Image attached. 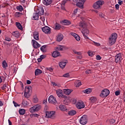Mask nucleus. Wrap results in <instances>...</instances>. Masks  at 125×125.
Wrapping results in <instances>:
<instances>
[{"mask_svg":"<svg viewBox=\"0 0 125 125\" xmlns=\"http://www.w3.org/2000/svg\"><path fill=\"white\" fill-rule=\"evenodd\" d=\"M118 38V35L116 33H113L108 38V42L110 45H113L115 44L116 42L117 41V39Z\"/></svg>","mask_w":125,"mask_h":125,"instance_id":"nucleus-1","label":"nucleus"},{"mask_svg":"<svg viewBox=\"0 0 125 125\" xmlns=\"http://www.w3.org/2000/svg\"><path fill=\"white\" fill-rule=\"evenodd\" d=\"M45 117L49 119H55V111H46Z\"/></svg>","mask_w":125,"mask_h":125,"instance_id":"nucleus-2","label":"nucleus"},{"mask_svg":"<svg viewBox=\"0 0 125 125\" xmlns=\"http://www.w3.org/2000/svg\"><path fill=\"white\" fill-rule=\"evenodd\" d=\"M42 106L40 104H37L29 109L30 113H34V112H38L39 110H41Z\"/></svg>","mask_w":125,"mask_h":125,"instance_id":"nucleus-3","label":"nucleus"},{"mask_svg":"<svg viewBox=\"0 0 125 125\" xmlns=\"http://www.w3.org/2000/svg\"><path fill=\"white\" fill-rule=\"evenodd\" d=\"M109 94H110V91L107 89H104L102 91L100 96L104 98V97H107Z\"/></svg>","mask_w":125,"mask_h":125,"instance_id":"nucleus-4","label":"nucleus"},{"mask_svg":"<svg viewBox=\"0 0 125 125\" xmlns=\"http://www.w3.org/2000/svg\"><path fill=\"white\" fill-rule=\"evenodd\" d=\"M75 1H77L76 5L79 8L81 9H83V4L85 0H75Z\"/></svg>","mask_w":125,"mask_h":125,"instance_id":"nucleus-5","label":"nucleus"},{"mask_svg":"<svg viewBox=\"0 0 125 125\" xmlns=\"http://www.w3.org/2000/svg\"><path fill=\"white\" fill-rule=\"evenodd\" d=\"M82 33L84 39H85V40H88L89 38L87 37V36L89 34V30H88V29H87V28H83L82 30Z\"/></svg>","mask_w":125,"mask_h":125,"instance_id":"nucleus-6","label":"nucleus"},{"mask_svg":"<svg viewBox=\"0 0 125 125\" xmlns=\"http://www.w3.org/2000/svg\"><path fill=\"white\" fill-rule=\"evenodd\" d=\"M76 107L77 108V109H81L84 108V107H85V105L84 104V103L82 101H80L76 103Z\"/></svg>","mask_w":125,"mask_h":125,"instance_id":"nucleus-7","label":"nucleus"},{"mask_svg":"<svg viewBox=\"0 0 125 125\" xmlns=\"http://www.w3.org/2000/svg\"><path fill=\"white\" fill-rule=\"evenodd\" d=\"M42 30L44 34H49L51 33V28L47 26L42 27Z\"/></svg>","mask_w":125,"mask_h":125,"instance_id":"nucleus-8","label":"nucleus"},{"mask_svg":"<svg viewBox=\"0 0 125 125\" xmlns=\"http://www.w3.org/2000/svg\"><path fill=\"white\" fill-rule=\"evenodd\" d=\"M80 123L81 125H86L87 123V116L83 115L80 120Z\"/></svg>","mask_w":125,"mask_h":125,"instance_id":"nucleus-9","label":"nucleus"},{"mask_svg":"<svg viewBox=\"0 0 125 125\" xmlns=\"http://www.w3.org/2000/svg\"><path fill=\"white\" fill-rule=\"evenodd\" d=\"M48 102L49 103H51V104H56V103H57L56 98H55V97H53L52 95L49 96Z\"/></svg>","mask_w":125,"mask_h":125,"instance_id":"nucleus-10","label":"nucleus"},{"mask_svg":"<svg viewBox=\"0 0 125 125\" xmlns=\"http://www.w3.org/2000/svg\"><path fill=\"white\" fill-rule=\"evenodd\" d=\"M115 61L116 63H121L122 61V53H120L115 56Z\"/></svg>","mask_w":125,"mask_h":125,"instance_id":"nucleus-11","label":"nucleus"},{"mask_svg":"<svg viewBox=\"0 0 125 125\" xmlns=\"http://www.w3.org/2000/svg\"><path fill=\"white\" fill-rule=\"evenodd\" d=\"M32 42L34 48H39V47H41V45L37 41H36V40H32Z\"/></svg>","mask_w":125,"mask_h":125,"instance_id":"nucleus-12","label":"nucleus"},{"mask_svg":"<svg viewBox=\"0 0 125 125\" xmlns=\"http://www.w3.org/2000/svg\"><path fill=\"white\" fill-rule=\"evenodd\" d=\"M52 56H53L54 58L59 57V56H61L60 52H59L58 51H55L53 52Z\"/></svg>","mask_w":125,"mask_h":125,"instance_id":"nucleus-13","label":"nucleus"},{"mask_svg":"<svg viewBox=\"0 0 125 125\" xmlns=\"http://www.w3.org/2000/svg\"><path fill=\"white\" fill-rule=\"evenodd\" d=\"M68 63V62L66 61L65 62H61L59 63V66L61 69H64V67H65L66 64Z\"/></svg>","mask_w":125,"mask_h":125,"instance_id":"nucleus-14","label":"nucleus"},{"mask_svg":"<svg viewBox=\"0 0 125 125\" xmlns=\"http://www.w3.org/2000/svg\"><path fill=\"white\" fill-rule=\"evenodd\" d=\"M33 38L36 41H39L40 38H39V32L34 31L33 32Z\"/></svg>","mask_w":125,"mask_h":125,"instance_id":"nucleus-15","label":"nucleus"},{"mask_svg":"<svg viewBox=\"0 0 125 125\" xmlns=\"http://www.w3.org/2000/svg\"><path fill=\"white\" fill-rule=\"evenodd\" d=\"M37 12H38V14L41 15H43L44 13V10H43V8L40 7L38 8Z\"/></svg>","mask_w":125,"mask_h":125,"instance_id":"nucleus-16","label":"nucleus"},{"mask_svg":"<svg viewBox=\"0 0 125 125\" xmlns=\"http://www.w3.org/2000/svg\"><path fill=\"white\" fill-rule=\"evenodd\" d=\"M71 36H73L75 38V39L77 41V42H79V41H81V38H80V36L78 35V34L75 33H71Z\"/></svg>","mask_w":125,"mask_h":125,"instance_id":"nucleus-17","label":"nucleus"},{"mask_svg":"<svg viewBox=\"0 0 125 125\" xmlns=\"http://www.w3.org/2000/svg\"><path fill=\"white\" fill-rule=\"evenodd\" d=\"M42 2L44 5H49L52 2V0H43Z\"/></svg>","mask_w":125,"mask_h":125,"instance_id":"nucleus-18","label":"nucleus"},{"mask_svg":"<svg viewBox=\"0 0 125 125\" xmlns=\"http://www.w3.org/2000/svg\"><path fill=\"white\" fill-rule=\"evenodd\" d=\"M63 35L61 34H59V35L57 36V41L61 42V41L63 40Z\"/></svg>","mask_w":125,"mask_h":125,"instance_id":"nucleus-19","label":"nucleus"},{"mask_svg":"<svg viewBox=\"0 0 125 125\" xmlns=\"http://www.w3.org/2000/svg\"><path fill=\"white\" fill-rule=\"evenodd\" d=\"M39 15H40L38 13H34L32 18L33 20H39Z\"/></svg>","mask_w":125,"mask_h":125,"instance_id":"nucleus-20","label":"nucleus"},{"mask_svg":"<svg viewBox=\"0 0 125 125\" xmlns=\"http://www.w3.org/2000/svg\"><path fill=\"white\" fill-rule=\"evenodd\" d=\"M76 114H77V111L74 110H70V111H68V114L69 116H75V115H76Z\"/></svg>","mask_w":125,"mask_h":125,"instance_id":"nucleus-21","label":"nucleus"},{"mask_svg":"<svg viewBox=\"0 0 125 125\" xmlns=\"http://www.w3.org/2000/svg\"><path fill=\"white\" fill-rule=\"evenodd\" d=\"M79 26L83 29H85L86 28V24L84 22H80L79 23Z\"/></svg>","mask_w":125,"mask_h":125,"instance_id":"nucleus-22","label":"nucleus"},{"mask_svg":"<svg viewBox=\"0 0 125 125\" xmlns=\"http://www.w3.org/2000/svg\"><path fill=\"white\" fill-rule=\"evenodd\" d=\"M42 73V71L40 69H37L35 71V76H39V75H41Z\"/></svg>","mask_w":125,"mask_h":125,"instance_id":"nucleus-23","label":"nucleus"},{"mask_svg":"<svg viewBox=\"0 0 125 125\" xmlns=\"http://www.w3.org/2000/svg\"><path fill=\"white\" fill-rule=\"evenodd\" d=\"M75 84L76 86V87H79V86H81L82 85V82L80 80H77L75 82Z\"/></svg>","mask_w":125,"mask_h":125,"instance_id":"nucleus-24","label":"nucleus"},{"mask_svg":"<svg viewBox=\"0 0 125 125\" xmlns=\"http://www.w3.org/2000/svg\"><path fill=\"white\" fill-rule=\"evenodd\" d=\"M71 92H72V91H71V90L69 89H64V91H63V93L64 94H66V95H69V94H70Z\"/></svg>","mask_w":125,"mask_h":125,"instance_id":"nucleus-25","label":"nucleus"},{"mask_svg":"<svg viewBox=\"0 0 125 125\" xmlns=\"http://www.w3.org/2000/svg\"><path fill=\"white\" fill-rule=\"evenodd\" d=\"M56 92L58 97H61L63 94H62V90L61 89L57 90Z\"/></svg>","mask_w":125,"mask_h":125,"instance_id":"nucleus-26","label":"nucleus"},{"mask_svg":"<svg viewBox=\"0 0 125 125\" xmlns=\"http://www.w3.org/2000/svg\"><path fill=\"white\" fill-rule=\"evenodd\" d=\"M106 122L109 123V125H113V124H115V123L116 122V120L112 119L106 120Z\"/></svg>","mask_w":125,"mask_h":125,"instance_id":"nucleus-27","label":"nucleus"},{"mask_svg":"<svg viewBox=\"0 0 125 125\" xmlns=\"http://www.w3.org/2000/svg\"><path fill=\"white\" fill-rule=\"evenodd\" d=\"M63 48H66V46L64 45H61L56 47V50H60V51H62L63 50Z\"/></svg>","mask_w":125,"mask_h":125,"instance_id":"nucleus-28","label":"nucleus"},{"mask_svg":"<svg viewBox=\"0 0 125 125\" xmlns=\"http://www.w3.org/2000/svg\"><path fill=\"white\" fill-rule=\"evenodd\" d=\"M59 108L61 111H66V110H67V109L66 108V106L62 104L59 106Z\"/></svg>","mask_w":125,"mask_h":125,"instance_id":"nucleus-29","label":"nucleus"},{"mask_svg":"<svg viewBox=\"0 0 125 125\" xmlns=\"http://www.w3.org/2000/svg\"><path fill=\"white\" fill-rule=\"evenodd\" d=\"M91 103H95L97 101V99L95 97H91L90 98Z\"/></svg>","mask_w":125,"mask_h":125,"instance_id":"nucleus-30","label":"nucleus"},{"mask_svg":"<svg viewBox=\"0 0 125 125\" xmlns=\"http://www.w3.org/2000/svg\"><path fill=\"white\" fill-rule=\"evenodd\" d=\"M16 25L18 29L20 30H23V27H22V25L20 22H16Z\"/></svg>","mask_w":125,"mask_h":125,"instance_id":"nucleus-31","label":"nucleus"},{"mask_svg":"<svg viewBox=\"0 0 125 125\" xmlns=\"http://www.w3.org/2000/svg\"><path fill=\"white\" fill-rule=\"evenodd\" d=\"M92 90L91 88H88L83 91L84 93H86V94H89L91 93Z\"/></svg>","mask_w":125,"mask_h":125,"instance_id":"nucleus-32","label":"nucleus"},{"mask_svg":"<svg viewBox=\"0 0 125 125\" xmlns=\"http://www.w3.org/2000/svg\"><path fill=\"white\" fill-rule=\"evenodd\" d=\"M62 23H63V25H70L71 21L64 20L62 21Z\"/></svg>","mask_w":125,"mask_h":125,"instance_id":"nucleus-33","label":"nucleus"},{"mask_svg":"<svg viewBox=\"0 0 125 125\" xmlns=\"http://www.w3.org/2000/svg\"><path fill=\"white\" fill-rule=\"evenodd\" d=\"M23 15V14H22V13H20V12H16L15 13V17H21V16H22V15Z\"/></svg>","mask_w":125,"mask_h":125,"instance_id":"nucleus-34","label":"nucleus"},{"mask_svg":"<svg viewBox=\"0 0 125 125\" xmlns=\"http://www.w3.org/2000/svg\"><path fill=\"white\" fill-rule=\"evenodd\" d=\"M60 29H61V25H60V24H59V23H56L55 30H60Z\"/></svg>","mask_w":125,"mask_h":125,"instance_id":"nucleus-35","label":"nucleus"},{"mask_svg":"<svg viewBox=\"0 0 125 125\" xmlns=\"http://www.w3.org/2000/svg\"><path fill=\"white\" fill-rule=\"evenodd\" d=\"M12 35L14 37L18 38V37L19 36V32H18V31H14L13 32Z\"/></svg>","mask_w":125,"mask_h":125,"instance_id":"nucleus-36","label":"nucleus"},{"mask_svg":"<svg viewBox=\"0 0 125 125\" xmlns=\"http://www.w3.org/2000/svg\"><path fill=\"white\" fill-rule=\"evenodd\" d=\"M93 7L95 9H99L101 7V6H99L96 2L93 4Z\"/></svg>","mask_w":125,"mask_h":125,"instance_id":"nucleus-37","label":"nucleus"},{"mask_svg":"<svg viewBox=\"0 0 125 125\" xmlns=\"http://www.w3.org/2000/svg\"><path fill=\"white\" fill-rule=\"evenodd\" d=\"M26 113V111L24 109H21L19 110L20 115H24Z\"/></svg>","mask_w":125,"mask_h":125,"instance_id":"nucleus-38","label":"nucleus"},{"mask_svg":"<svg viewBox=\"0 0 125 125\" xmlns=\"http://www.w3.org/2000/svg\"><path fill=\"white\" fill-rule=\"evenodd\" d=\"M45 47H46L45 45L42 46L40 48L41 51L44 53L46 52V50L45 49Z\"/></svg>","mask_w":125,"mask_h":125,"instance_id":"nucleus-39","label":"nucleus"},{"mask_svg":"<svg viewBox=\"0 0 125 125\" xmlns=\"http://www.w3.org/2000/svg\"><path fill=\"white\" fill-rule=\"evenodd\" d=\"M17 9L19 10V11H20V12H22L23 8V7L21 5H19L17 6Z\"/></svg>","mask_w":125,"mask_h":125,"instance_id":"nucleus-40","label":"nucleus"},{"mask_svg":"<svg viewBox=\"0 0 125 125\" xmlns=\"http://www.w3.org/2000/svg\"><path fill=\"white\" fill-rule=\"evenodd\" d=\"M3 68H7V63L6 61H3L2 63Z\"/></svg>","mask_w":125,"mask_h":125,"instance_id":"nucleus-41","label":"nucleus"},{"mask_svg":"<svg viewBox=\"0 0 125 125\" xmlns=\"http://www.w3.org/2000/svg\"><path fill=\"white\" fill-rule=\"evenodd\" d=\"M38 101H39V99H38V97H37V96H34L33 102H34V103H37Z\"/></svg>","mask_w":125,"mask_h":125,"instance_id":"nucleus-42","label":"nucleus"},{"mask_svg":"<svg viewBox=\"0 0 125 125\" xmlns=\"http://www.w3.org/2000/svg\"><path fill=\"white\" fill-rule=\"evenodd\" d=\"M96 2L97 3V4L99 6H101V5H102V4H103V2H104V1H102V0H98Z\"/></svg>","mask_w":125,"mask_h":125,"instance_id":"nucleus-43","label":"nucleus"},{"mask_svg":"<svg viewBox=\"0 0 125 125\" xmlns=\"http://www.w3.org/2000/svg\"><path fill=\"white\" fill-rule=\"evenodd\" d=\"M24 92H26L27 93H29L30 92V87L27 86L25 88Z\"/></svg>","mask_w":125,"mask_h":125,"instance_id":"nucleus-44","label":"nucleus"},{"mask_svg":"<svg viewBox=\"0 0 125 125\" xmlns=\"http://www.w3.org/2000/svg\"><path fill=\"white\" fill-rule=\"evenodd\" d=\"M63 77L64 78H70V75L69 74V73H67L64 74L63 75Z\"/></svg>","mask_w":125,"mask_h":125,"instance_id":"nucleus-45","label":"nucleus"},{"mask_svg":"<svg viewBox=\"0 0 125 125\" xmlns=\"http://www.w3.org/2000/svg\"><path fill=\"white\" fill-rule=\"evenodd\" d=\"M13 103L15 106V107H19V106H20V104H17L16 102H15V101L13 102Z\"/></svg>","mask_w":125,"mask_h":125,"instance_id":"nucleus-46","label":"nucleus"},{"mask_svg":"<svg viewBox=\"0 0 125 125\" xmlns=\"http://www.w3.org/2000/svg\"><path fill=\"white\" fill-rule=\"evenodd\" d=\"M27 103H28V102L26 101H23L22 102V104L24 106H27Z\"/></svg>","mask_w":125,"mask_h":125,"instance_id":"nucleus-47","label":"nucleus"},{"mask_svg":"<svg viewBox=\"0 0 125 125\" xmlns=\"http://www.w3.org/2000/svg\"><path fill=\"white\" fill-rule=\"evenodd\" d=\"M66 2H67V0L62 1L61 3L62 6H64V5H65V4H66Z\"/></svg>","mask_w":125,"mask_h":125,"instance_id":"nucleus-48","label":"nucleus"},{"mask_svg":"<svg viewBox=\"0 0 125 125\" xmlns=\"http://www.w3.org/2000/svg\"><path fill=\"white\" fill-rule=\"evenodd\" d=\"M88 54L89 56H91V57H92V56H93V53H92L90 51L88 52Z\"/></svg>","mask_w":125,"mask_h":125,"instance_id":"nucleus-49","label":"nucleus"},{"mask_svg":"<svg viewBox=\"0 0 125 125\" xmlns=\"http://www.w3.org/2000/svg\"><path fill=\"white\" fill-rule=\"evenodd\" d=\"M5 41H7V42H10L11 41V39H10V38L8 37H5Z\"/></svg>","mask_w":125,"mask_h":125,"instance_id":"nucleus-50","label":"nucleus"},{"mask_svg":"<svg viewBox=\"0 0 125 125\" xmlns=\"http://www.w3.org/2000/svg\"><path fill=\"white\" fill-rule=\"evenodd\" d=\"M6 87H7L6 86V84H3L2 87H1V89L4 90L6 88Z\"/></svg>","mask_w":125,"mask_h":125,"instance_id":"nucleus-51","label":"nucleus"},{"mask_svg":"<svg viewBox=\"0 0 125 125\" xmlns=\"http://www.w3.org/2000/svg\"><path fill=\"white\" fill-rule=\"evenodd\" d=\"M115 95L116 96H118V95H120V94H121V92H120V91H116L115 92Z\"/></svg>","mask_w":125,"mask_h":125,"instance_id":"nucleus-52","label":"nucleus"},{"mask_svg":"<svg viewBox=\"0 0 125 125\" xmlns=\"http://www.w3.org/2000/svg\"><path fill=\"white\" fill-rule=\"evenodd\" d=\"M47 70L49 71V72H51V73H52V72H53V69H52L51 67L47 68Z\"/></svg>","mask_w":125,"mask_h":125,"instance_id":"nucleus-53","label":"nucleus"},{"mask_svg":"<svg viewBox=\"0 0 125 125\" xmlns=\"http://www.w3.org/2000/svg\"><path fill=\"white\" fill-rule=\"evenodd\" d=\"M96 59L97 60H101V57L100 55H97Z\"/></svg>","mask_w":125,"mask_h":125,"instance_id":"nucleus-54","label":"nucleus"},{"mask_svg":"<svg viewBox=\"0 0 125 125\" xmlns=\"http://www.w3.org/2000/svg\"><path fill=\"white\" fill-rule=\"evenodd\" d=\"M94 45H96V46H100V43H97L96 42H93Z\"/></svg>","mask_w":125,"mask_h":125,"instance_id":"nucleus-55","label":"nucleus"},{"mask_svg":"<svg viewBox=\"0 0 125 125\" xmlns=\"http://www.w3.org/2000/svg\"><path fill=\"white\" fill-rule=\"evenodd\" d=\"M86 74H91V70L89 69V70H87L85 71Z\"/></svg>","mask_w":125,"mask_h":125,"instance_id":"nucleus-56","label":"nucleus"},{"mask_svg":"<svg viewBox=\"0 0 125 125\" xmlns=\"http://www.w3.org/2000/svg\"><path fill=\"white\" fill-rule=\"evenodd\" d=\"M46 57V56L42 55L40 56V58L42 60V59H44Z\"/></svg>","mask_w":125,"mask_h":125,"instance_id":"nucleus-57","label":"nucleus"},{"mask_svg":"<svg viewBox=\"0 0 125 125\" xmlns=\"http://www.w3.org/2000/svg\"><path fill=\"white\" fill-rule=\"evenodd\" d=\"M78 10H79V9H78V8L74 9V14H75V15L77 14V13H78Z\"/></svg>","mask_w":125,"mask_h":125,"instance_id":"nucleus-58","label":"nucleus"},{"mask_svg":"<svg viewBox=\"0 0 125 125\" xmlns=\"http://www.w3.org/2000/svg\"><path fill=\"white\" fill-rule=\"evenodd\" d=\"M115 8L116 9H119V8H120V5H119V4H116L115 5Z\"/></svg>","mask_w":125,"mask_h":125,"instance_id":"nucleus-59","label":"nucleus"},{"mask_svg":"<svg viewBox=\"0 0 125 125\" xmlns=\"http://www.w3.org/2000/svg\"><path fill=\"white\" fill-rule=\"evenodd\" d=\"M28 94H29V93H26V92H24V97L27 98V97H28Z\"/></svg>","mask_w":125,"mask_h":125,"instance_id":"nucleus-60","label":"nucleus"},{"mask_svg":"<svg viewBox=\"0 0 125 125\" xmlns=\"http://www.w3.org/2000/svg\"><path fill=\"white\" fill-rule=\"evenodd\" d=\"M40 19H41V20H42V22H44V17H41L40 18Z\"/></svg>","mask_w":125,"mask_h":125,"instance_id":"nucleus-61","label":"nucleus"},{"mask_svg":"<svg viewBox=\"0 0 125 125\" xmlns=\"http://www.w3.org/2000/svg\"><path fill=\"white\" fill-rule=\"evenodd\" d=\"M61 97H62V98H64V99H66L67 98V96L64 95H62V96H61Z\"/></svg>","mask_w":125,"mask_h":125,"instance_id":"nucleus-62","label":"nucleus"},{"mask_svg":"<svg viewBox=\"0 0 125 125\" xmlns=\"http://www.w3.org/2000/svg\"><path fill=\"white\" fill-rule=\"evenodd\" d=\"M42 60L41 58H39V59H37V61H38V62H42Z\"/></svg>","mask_w":125,"mask_h":125,"instance_id":"nucleus-63","label":"nucleus"},{"mask_svg":"<svg viewBox=\"0 0 125 125\" xmlns=\"http://www.w3.org/2000/svg\"><path fill=\"white\" fill-rule=\"evenodd\" d=\"M33 116L34 117H36L38 118V117H39L40 115L39 114H34L33 115Z\"/></svg>","mask_w":125,"mask_h":125,"instance_id":"nucleus-64","label":"nucleus"}]
</instances>
